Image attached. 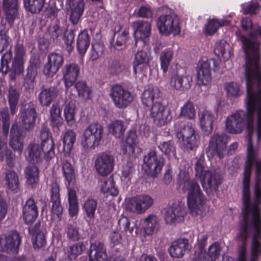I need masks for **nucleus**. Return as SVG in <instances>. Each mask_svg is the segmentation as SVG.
I'll use <instances>...</instances> for the list:
<instances>
[{"mask_svg":"<svg viewBox=\"0 0 261 261\" xmlns=\"http://www.w3.org/2000/svg\"><path fill=\"white\" fill-rule=\"evenodd\" d=\"M101 191L104 194H110L113 196L118 194L119 191L115 186L113 176H109L101 184Z\"/></svg>","mask_w":261,"mask_h":261,"instance_id":"obj_54","label":"nucleus"},{"mask_svg":"<svg viewBox=\"0 0 261 261\" xmlns=\"http://www.w3.org/2000/svg\"><path fill=\"white\" fill-rule=\"evenodd\" d=\"M24 8L27 12L38 14L43 11L45 0H23Z\"/></svg>","mask_w":261,"mask_h":261,"instance_id":"obj_43","label":"nucleus"},{"mask_svg":"<svg viewBox=\"0 0 261 261\" xmlns=\"http://www.w3.org/2000/svg\"><path fill=\"white\" fill-rule=\"evenodd\" d=\"M242 12L244 14H256L258 13L261 5L257 2H250L242 5Z\"/></svg>","mask_w":261,"mask_h":261,"instance_id":"obj_62","label":"nucleus"},{"mask_svg":"<svg viewBox=\"0 0 261 261\" xmlns=\"http://www.w3.org/2000/svg\"><path fill=\"white\" fill-rule=\"evenodd\" d=\"M247 89L246 111L238 110L226 120V129L230 134L241 133L245 128L247 132V145L252 142L255 131V113L261 101V78L244 72Z\"/></svg>","mask_w":261,"mask_h":261,"instance_id":"obj_2","label":"nucleus"},{"mask_svg":"<svg viewBox=\"0 0 261 261\" xmlns=\"http://www.w3.org/2000/svg\"><path fill=\"white\" fill-rule=\"evenodd\" d=\"M80 66L75 63L66 64L62 69L63 79L67 88L72 86L76 81L79 73Z\"/></svg>","mask_w":261,"mask_h":261,"instance_id":"obj_27","label":"nucleus"},{"mask_svg":"<svg viewBox=\"0 0 261 261\" xmlns=\"http://www.w3.org/2000/svg\"><path fill=\"white\" fill-rule=\"evenodd\" d=\"M12 51L10 49L2 56L0 70L3 73L6 74L10 70L9 64L12 59Z\"/></svg>","mask_w":261,"mask_h":261,"instance_id":"obj_63","label":"nucleus"},{"mask_svg":"<svg viewBox=\"0 0 261 261\" xmlns=\"http://www.w3.org/2000/svg\"><path fill=\"white\" fill-rule=\"evenodd\" d=\"M153 199L149 195H138L129 199L126 209L133 213L142 214L153 205Z\"/></svg>","mask_w":261,"mask_h":261,"instance_id":"obj_11","label":"nucleus"},{"mask_svg":"<svg viewBox=\"0 0 261 261\" xmlns=\"http://www.w3.org/2000/svg\"><path fill=\"white\" fill-rule=\"evenodd\" d=\"M64 63L62 55L57 53H51L48 54L47 62L45 64L43 72L49 77H52L59 71Z\"/></svg>","mask_w":261,"mask_h":261,"instance_id":"obj_21","label":"nucleus"},{"mask_svg":"<svg viewBox=\"0 0 261 261\" xmlns=\"http://www.w3.org/2000/svg\"><path fill=\"white\" fill-rule=\"evenodd\" d=\"M41 148L46 160L51 159L55 156V144L53 139L41 142Z\"/></svg>","mask_w":261,"mask_h":261,"instance_id":"obj_57","label":"nucleus"},{"mask_svg":"<svg viewBox=\"0 0 261 261\" xmlns=\"http://www.w3.org/2000/svg\"><path fill=\"white\" fill-rule=\"evenodd\" d=\"M74 86L80 97L85 99L89 98L91 91L85 82L79 81L75 84Z\"/></svg>","mask_w":261,"mask_h":261,"instance_id":"obj_64","label":"nucleus"},{"mask_svg":"<svg viewBox=\"0 0 261 261\" xmlns=\"http://www.w3.org/2000/svg\"><path fill=\"white\" fill-rule=\"evenodd\" d=\"M256 149L253 147L252 142L250 141H249L248 145H247V159L245 163L244 169L246 168L248 163L249 161L251 163V170L254 163H255L256 168V176L260 175L261 176V159L257 160L256 158Z\"/></svg>","mask_w":261,"mask_h":261,"instance_id":"obj_40","label":"nucleus"},{"mask_svg":"<svg viewBox=\"0 0 261 261\" xmlns=\"http://www.w3.org/2000/svg\"><path fill=\"white\" fill-rule=\"evenodd\" d=\"M37 117L36 106L29 102L24 108H21L19 112L20 124L24 132L31 130L34 126Z\"/></svg>","mask_w":261,"mask_h":261,"instance_id":"obj_15","label":"nucleus"},{"mask_svg":"<svg viewBox=\"0 0 261 261\" xmlns=\"http://www.w3.org/2000/svg\"><path fill=\"white\" fill-rule=\"evenodd\" d=\"M157 27L159 32L164 35L168 36L171 33L175 35L180 32L179 18L173 12L161 15L158 18Z\"/></svg>","mask_w":261,"mask_h":261,"instance_id":"obj_9","label":"nucleus"},{"mask_svg":"<svg viewBox=\"0 0 261 261\" xmlns=\"http://www.w3.org/2000/svg\"><path fill=\"white\" fill-rule=\"evenodd\" d=\"M90 246L88 261H108L107 248L100 240H94V236H90Z\"/></svg>","mask_w":261,"mask_h":261,"instance_id":"obj_18","label":"nucleus"},{"mask_svg":"<svg viewBox=\"0 0 261 261\" xmlns=\"http://www.w3.org/2000/svg\"><path fill=\"white\" fill-rule=\"evenodd\" d=\"M25 132L17 123H13L10 132V146L15 151L21 153L23 148V140Z\"/></svg>","mask_w":261,"mask_h":261,"instance_id":"obj_20","label":"nucleus"},{"mask_svg":"<svg viewBox=\"0 0 261 261\" xmlns=\"http://www.w3.org/2000/svg\"><path fill=\"white\" fill-rule=\"evenodd\" d=\"M125 129L123 121L118 120L112 122L110 127V132L116 138H121L123 135Z\"/></svg>","mask_w":261,"mask_h":261,"instance_id":"obj_61","label":"nucleus"},{"mask_svg":"<svg viewBox=\"0 0 261 261\" xmlns=\"http://www.w3.org/2000/svg\"><path fill=\"white\" fill-rule=\"evenodd\" d=\"M176 137L184 142V145L187 151L195 150L198 146L200 137L191 124L181 126L176 131Z\"/></svg>","mask_w":261,"mask_h":261,"instance_id":"obj_8","label":"nucleus"},{"mask_svg":"<svg viewBox=\"0 0 261 261\" xmlns=\"http://www.w3.org/2000/svg\"><path fill=\"white\" fill-rule=\"evenodd\" d=\"M10 125V115L7 111H0V127L2 128V136L7 139Z\"/></svg>","mask_w":261,"mask_h":261,"instance_id":"obj_56","label":"nucleus"},{"mask_svg":"<svg viewBox=\"0 0 261 261\" xmlns=\"http://www.w3.org/2000/svg\"><path fill=\"white\" fill-rule=\"evenodd\" d=\"M18 0H2V10L8 23L12 26L19 17Z\"/></svg>","mask_w":261,"mask_h":261,"instance_id":"obj_23","label":"nucleus"},{"mask_svg":"<svg viewBox=\"0 0 261 261\" xmlns=\"http://www.w3.org/2000/svg\"><path fill=\"white\" fill-rule=\"evenodd\" d=\"M230 50L229 44L224 40H219L215 44V54L219 57H222L224 60H227L230 57Z\"/></svg>","mask_w":261,"mask_h":261,"instance_id":"obj_44","label":"nucleus"},{"mask_svg":"<svg viewBox=\"0 0 261 261\" xmlns=\"http://www.w3.org/2000/svg\"><path fill=\"white\" fill-rule=\"evenodd\" d=\"M59 94V89L56 86L42 87L38 95V100L42 106L48 107Z\"/></svg>","mask_w":261,"mask_h":261,"instance_id":"obj_31","label":"nucleus"},{"mask_svg":"<svg viewBox=\"0 0 261 261\" xmlns=\"http://www.w3.org/2000/svg\"><path fill=\"white\" fill-rule=\"evenodd\" d=\"M158 148L169 160L176 158V147L174 141L167 140L156 142Z\"/></svg>","mask_w":261,"mask_h":261,"instance_id":"obj_42","label":"nucleus"},{"mask_svg":"<svg viewBox=\"0 0 261 261\" xmlns=\"http://www.w3.org/2000/svg\"><path fill=\"white\" fill-rule=\"evenodd\" d=\"M114 164L113 155L110 152H103L97 154L94 162V167L99 175L106 176L113 171Z\"/></svg>","mask_w":261,"mask_h":261,"instance_id":"obj_14","label":"nucleus"},{"mask_svg":"<svg viewBox=\"0 0 261 261\" xmlns=\"http://www.w3.org/2000/svg\"><path fill=\"white\" fill-rule=\"evenodd\" d=\"M75 35L72 29H65L63 32V40L65 45V49L70 54L73 50V43Z\"/></svg>","mask_w":261,"mask_h":261,"instance_id":"obj_55","label":"nucleus"},{"mask_svg":"<svg viewBox=\"0 0 261 261\" xmlns=\"http://www.w3.org/2000/svg\"><path fill=\"white\" fill-rule=\"evenodd\" d=\"M221 251L220 243L214 242L208 247L207 252L204 251V253L209 261H215L220 256Z\"/></svg>","mask_w":261,"mask_h":261,"instance_id":"obj_58","label":"nucleus"},{"mask_svg":"<svg viewBox=\"0 0 261 261\" xmlns=\"http://www.w3.org/2000/svg\"><path fill=\"white\" fill-rule=\"evenodd\" d=\"M189 249V240L180 239L174 241L168 249L170 255L173 258H180Z\"/></svg>","mask_w":261,"mask_h":261,"instance_id":"obj_33","label":"nucleus"},{"mask_svg":"<svg viewBox=\"0 0 261 261\" xmlns=\"http://www.w3.org/2000/svg\"><path fill=\"white\" fill-rule=\"evenodd\" d=\"M251 163H248L243 172L242 219L240 221L238 239L244 244L248 236L252 237L251 254L255 259L261 254V176L257 175L253 188L254 201L251 200L250 180Z\"/></svg>","mask_w":261,"mask_h":261,"instance_id":"obj_1","label":"nucleus"},{"mask_svg":"<svg viewBox=\"0 0 261 261\" xmlns=\"http://www.w3.org/2000/svg\"><path fill=\"white\" fill-rule=\"evenodd\" d=\"M185 212L179 204H174L166 210L165 220L167 224L178 223L184 220Z\"/></svg>","mask_w":261,"mask_h":261,"instance_id":"obj_32","label":"nucleus"},{"mask_svg":"<svg viewBox=\"0 0 261 261\" xmlns=\"http://www.w3.org/2000/svg\"><path fill=\"white\" fill-rule=\"evenodd\" d=\"M187 204L193 216H203L205 196L197 181L192 179L187 186Z\"/></svg>","mask_w":261,"mask_h":261,"instance_id":"obj_4","label":"nucleus"},{"mask_svg":"<svg viewBox=\"0 0 261 261\" xmlns=\"http://www.w3.org/2000/svg\"><path fill=\"white\" fill-rule=\"evenodd\" d=\"M202 186L208 195H214L218 190L221 184L220 174L214 171H206L201 180Z\"/></svg>","mask_w":261,"mask_h":261,"instance_id":"obj_22","label":"nucleus"},{"mask_svg":"<svg viewBox=\"0 0 261 261\" xmlns=\"http://www.w3.org/2000/svg\"><path fill=\"white\" fill-rule=\"evenodd\" d=\"M40 65L39 58L35 56H32L23 80V86L25 90L30 93L33 92L34 89L36 84V77L38 74Z\"/></svg>","mask_w":261,"mask_h":261,"instance_id":"obj_13","label":"nucleus"},{"mask_svg":"<svg viewBox=\"0 0 261 261\" xmlns=\"http://www.w3.org/2000/svg\"><path fill=\"white\" fill-rule=\"evenodd\" d=\"M39 173L38 168L34 165H29L25 169L27 183L33 188H35L38 182Z\"/></svg>","mask_w":261,"mask_h":261,"instance_id":"obj_47","label":"nucleus"},{"mask_svg":"<svg viewBox=\"0 0 261 261\" xmlns=\"http://www.w3.org/2000/svg\"><path fill=\"white\" fill-rule=\"evenodd\" d=\"M61 109L58 102L54 103L49 110L50 125L55 131L58 130L62 125L63 120L61 115Z\"/></svg>","mask_w":261,"mask_h":261,"instance_id":"obj_36","label":"nucleus"},{"mask_svg":"<svg viewBox=\"0 0 261 261\" xmlns=\"http://www.w3.org/2000/svg\"><path fill=\"white\" fill-rule=\"evenodd\" d=\"M160 96V90L157 87H148L142 94L141 102L143 107L151 111L156 102H161Z\"/></svg>","mask_w":261,"mask_h":261,"instance_id":"obj_25","label":"nucleus"},{"mask_svg":"<svg viewBox=\"0 0 261 261\" xmlns=\"http://www.w3.org/2000/svg\"><path fill=\"white\" fill-rule=\"evenodd\" d=\"M228 136L224 133L214 134L211 138L208 144V151L212 155H217L220 159L224 156L228 142Z\"/></svg>","mask_w":261,"mask_h":261,"instance_id":"obj_16","label":"nucleus"},{"mask_svg":"<svg viewBox=\"0 0 261 261\" xmlns=\"http://www.w3.org/2000/svg\"><path fill=\"white\" fill-rule=\"evenodd\" d=\"M150 116L154 123L162 126L169 123L172 119L171 110L162 102H156L150 111Z\"/></svg>","mask_w":261,"mask_h":261,"instance_id":"obj_19","label":"nucleus"},{"mask_svg":"<svg viewBox=\"0 0 261 261\" xmlns=\"http://www.w3.org/2000/svg\"><path fill=\"white\" fill-rule=\"evenodd\" d=\"M128 31L126 29L119 30L114 34L113 39L115 40V47L117 50H121L125 47L128 38Z\"/></svg>","mask_w":261,"mask_h":261,"instance_id":"obj_53","label":"nucleus"},{"mask_svg":"<svg viewBox=\"0 0 261 261\" xmlns=\"http://www.w3.org/2000/svg\"><path fill=\"white\" fill-rule=\"evenodd\" d=\"M21 242V237L17 231H13L8 236H1L0 251L8 253L17 254Z\"/></svg>","mask_w":261,"mask_h":261,"instance_id":"obj_17","label":"nucleus"},{"mask_svg":"<svg viewBox=\"0 0 261 261\" xmlns=\"http://www.w3.org/2000/svg\"><path fill=\"white\" fill-rule=\"evenodd\" d=\"M22 218L27 224L33 223L38 216V208L35 200L29 198L25 202L22 210Z\"/></svg>","mask_w":261,"mask_h":261,"instance_id":"obj_26","label":"nucleus"},{"mask_svg":"<svg viewBox=\"0 0 261 261\" xmlns=\"http://www.w3.org/2000/svg\"><path fill=\"white\" fill-rule=\"evenodd\" d=\"M50 202L51 203L52 213L60 218L63 208L60 200V186L56 181L50 185Z\"/></svg>","mask_w":261,"mask_h":261,"instance_id":"obj_29","label":"nucleus"},{"mask_svg":"<svg viewBox=\"0 0 261 261\" xmlns=\"http://www.w3.org/2000/svg\"><path fill=\"white\" fill-rule=\"evenodd\" d=\"M20 97V92L19 90L13 87H10L8 98L10 109V112L12 115H15L17 111V105Z\"/></svg>","mask_w":261,"mask_h":261,"instance_id":"obj_50","label":"nucleus"},{"mask_svg":"<svg viewBox=\"0 0 261 261\" xmlns=\"http://www.w3.org/2000/svg\"><path fill=\"white\" fill-rule=\"evenodd\" d=\"M67 238L72 242H78L81 239L79 228L75 222H70L66 225L65 229Z\"/></svg>","mask_w":261,"mask_h":261,"instance_id":"obj_52","label":"nucleus"},{"mask_svg":"<svg viewBox=\"0 0 261 261\" xmlns=\"http://www.w3.org/2000/svg\"><path fill=\"white\" fill-rule=\"evenodd\" d=\"M25 153L26 160L33 164L41 162L44 158V154L40 145L35 141H31L29 143Z\"/></svg>","mask_w":261,"mask_h":261,"instance_id":"obj_30","label":"nucleus"},{"mask_svg":"<svg viewBox=\"0 0 261 261\" xmlns=\"http://www.w3.org/2000/svg\"><path fill=\"white\" fill-rule=\"evenodd\" d=\"M103 127L99 123H91L84 130L81 144L84 148L94 149L103 137Z\"/></svg>","mask_w":261,"mask_h":261,"instance_id":"obj_7","label":"nucleus"},{"mask_svg":"<svg viewBox=\"0 0 261 261\" xmlns=\"http://www.w3.org/2000/svg\"><path fill=\"white\" fill-rule=\"evenodd\" d=\"M110 95L115 107L120 109L127 107L134 99L132 93L119 84L111 87Z\"/></svg>","mask_w":261,"mask_h":261,"instance_id":"obj_10","label":"nucleus"},{"mask_svg":"<svg viewBox=\"0 0 261 261\" xmlns=\"http://www.w3.org/2000/svg\"><path fill=\"white\" fill-rule=\"evenodd\" d=\"M85 3L84 0H78L74 5L67 8V12L69 15V20L73 24H76L82 16Z\"/></svg>","mask_w":261,"mask_h":261,"instance_id":"obj_38","label":"nucleus"},{"mask_svg":"<svg viewBox=\"0 0 261 261\" xmlns=\"http://www.w3.org/2000/svg\"><path fill=\"white\" fill-rule=\"evenodd\" d=\"M148 62L149 57L146 52L142 50L138 51L133 61L134 73L137 74L147 69Z\"/></svg>","mask_w":261,"mask_h":261,"instance_id":"obj_39","label":"nucleus"},{"mask_svg":"<svg viewBox=\"0 0 261 261\" xmlns=\"http://www.w3.org/2000/svg\"><path fill=\"white\" fill-rule=\"evenodd\" d=\"M220 69L219 62L216 60L203 57L199 61L196 68V84L199 86H206L212 80L211 70L214 72Z\"/></svg>","mask_w":261,"mask_h":261,"instance_id":"obj_5","label":"nucleus"},{"mask_svg":"<svg viewBox=\"0 0 261 261\" xmlns=\"http://www.w3.org/2000/svg\"><path fill=\"white\" fill-rule=\"evenodd\" d=\"M4 180L5 185L9 190L17 192L19 186V181L17 173L13 170H8L5 173Z\"/></svg>","mask_w":261,"mask_h":261,"instance_id":"obj_46","label":"nucleus"},{"mask_svg":"<svg viewBox=\"0 0 261 261\" xmlns=\"http://www.w3.org/2000/svg\"><path fill=\"white\" fill-rule=\"evenodd\" d=\"M62 171L65 178L67 188L75 185L76 178L75 170L71 162L67 160H63L61 163Z\"/></svg>","mask_w":261,"mask_h":261,"instance_id":"obj_34","label":"nucleus"},{"mask_svg":"<svg viewBox=\"0 0 261 261\" xmlns=\"http://www.w3.org/2000/svg\"><path fill=\"white\" fill-rule=\"evenodd\" d=\"M182 69L178 68L177 65L171 69L170 85L177 90L185 91L190 88L192 77L186 73L182 74Z\"/></svg>","mask_w":261,"mask_h":261,"instance_id":"obj_12","label":"nucleus"},{"mask_svg":"<svg viewBox=\"0 0 261 261\" xmlns=\"http://www.w3.org/2000/svg\"><path fill=\"white\" fill-rule=\"evenodd\" d=\"M29 231L32 234V240L35 248H41L46 244L44 232L42 230L40 222H36L32 228H29Z\"/></svg>","mask_w":261,"mask_h":261,"instance_id":"obj_35","label":"nucleus"},{"mask_svg":"<svg viewBox=\"0 0 261 261\" xmlns=\"http://www.w3.org/2000/svg\"><path fill=\"white\" fill-rule=\"evenodd\" d=\"M85 248L84 241L69 245L64 248L65 258L69 261L74 260L83 253Z\"/></svg>","mask_w":261,"mask_h":261,"instance_id":"obj_37","label":"nucleus"},{"mask_svg":"<svg viewBox=\"0 0 261 261\" xmlns=\"http://www.w3.org/2000/svg\"><path fill=\"white\" fill-rule=\"evenodd\" d=\"M76 139V134L71 130L65 132L63 138V151L65 154L69 155L73 146Z\"/></svg>","mask_w":261,"mask_h":261,"instance_id":"obj_51","label":"nucleus"},{"mask_svg":"<svg viewBox=\"0 0 261 261\" xmlns=\"http://www.w3.org/2000/svg\"><path fill=\"white\" fill-rule=\"evenodd\" d=\"M164 165V157L158 154L154 150L149 151L143 158V167L144 172L151 177H157L161 172Z\"/></svg>","mask_w":261,"mask_h":261,"instance_id":"obj_6","label":"nucleus"},{"mask_svg":"<svg viewBox=\"0 0 261 261\" xmlns=\"http://www.w3.org/2000/svg\"><path fill=\"white\" fill-rule=\"evenodd\" d=\"M90 43V37L88 31L84 30L78 35L76 41L77 49L79 53L84 55L88 48Z\"/></svg>","mask_w":261,"mask_h":261,"instance_id":"obj_45","label":"nucleus"},{"mask_svg":"<svg viewBox=\"0 0 261 261\" xmlns=\"http://www.w3.org/2000/svg\"><path fill=\"white\" fill-rule=\"evenodd\" d=\"M173 55V51L169 49H165L160 55L161 66L164 73L166 72L168 69Z\"/></svg>","mask_w":261,"mask_h":261,"instance_id":"obj_59","label":"nucleus"},{"mask_svg":"<svg viewBox=\"0 0 261 261\" xmlns=\"http://www.w3.org/2000/svg\"><path fill=\"white\" fill-rule=\"evenodd\" d=\"M134 34L136 40V43L141 42L144 44L147 41L151 34V24L148 21L140 20L133 22Z\"/></svg>","mask_w":261,"mask_h":261,"instance_id":"obj_24","label":"nucleus"},{"mask_svg":"<svg viewBox=\"0 0 261 261\" xmlns=\"http://www.w3.org/2000/svg\"><path fill=\"white\" fill-rule=\"evenodd\" d=\"M179 115L188 119H193L195 117V109L193 103L188 101L181 108Z\"/></svg>","mask_w":261,"mask_h":261,"instance_id":"obj_60","label":"nucleus"},{"mask_svg":"<svg viewBox=\"0 0 261 261\" xmlns=\"http://www.w3.org/2000/svg\"><path fill=\"white\" fill-rule=\"evenodd\" d=\"M239 39L245 54L244 72L261 78L259 65L261 27H258L255 32H251L248 36L240 35Z\"/></svg>","mask_w":261,"mask_h":261,"instance_id":"obj_3","label":"nucleus"},{"mask_svg":"<svg viewBox=\"0 0 261 261\" xmlns=\"http://www.w3.org/2000/svg\"><path fill=\"white\" fill-rule=\"evenodd\" d=\"M199 121L200 128L205 136H208L213 129V125L216 117L211 111L204 110L199 113Z\"/></svg>","mask_w":261,"mask_h":261,"instance_id":"obj_28","label":"nucleus"},{"mask_svg":"<svg viewBox=\"0 0 261 261\" xmlns=\"http://www.w3.org/2000/svg\"><path fill=\"white\" fill-rule=\"evenodd\" d=\"M97 207V201L95 199H88L84 202L83 210L86 218L88 219L87 221H91L94 219Z\"/></svg>","mask_w":261,"mask_h":261,"instance_id":"obj_49","label":"nucleus"},{"mask_svg":"<svg viewBox=\"0 0 261 261\" xmlns=\"http://www.w3.org/2000/svg\"><path fill=\"white\" fill-rule=\"evenodd\" d=\"M71 187L68 189V200L69 203V214L71 217H73L77 214L79 205L77 197L75 191L72 189Z\"/></svg>","mask_w":261,"mask_h":261,"instance_id":"obj_48","label":"nucleus"},{"mask_svg":"<svg viewBox=\"0 0 261 261\" xmlns=\"http://www.w3.org/2000/svg\"><path fill=\"white\" fill-rule=\"evenodd\" d=\"M142 227L146 235L150 236L157 232L160 227L158 217L153 214L148 215L143 220Z\"/></svg>","mask_w":261,"mask_h":261,"instance_id":"obj_41","label":"nucleus"}]
</instances>
